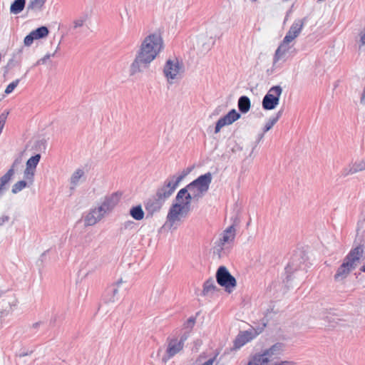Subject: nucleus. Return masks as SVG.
<instances>
[{
    "label": "nucleus",
    "instance_id": "nucleus-47",
    "mask_svg": "<svg viewBox=\"0 0 365 365\" xmlns=\"http://www.w3.org/2000/svg\"><path fill=\"white\" fill-rule=\"evenodd\" d=\"M10 217L8 215H3L0 217V227L3 226L6 222L9 220Z\"/></svg>",
    "mask_w": 365,
    "mask_h": 365
},
{
    "label": "nucleus",
    "instance_id": "nucleus-16",
    "mask_svg": "<svg viewBox=\"0 0 365 365\" xmlns=\"http://www.w3.org/2000/svg\"><path fill=\"white\" fill-rule=\"evenodd\" d=\"M355 269L354 266L344 259L342 264L338 267L334 276V280L341 281L346 279L350 272Z\"/></svg>",
    "mask_w": 365,
    "mask_h": 365
},
{
    "label": "nucleus",
    "instance_id": "nucleus-20",
    "mask_svg": "<svg viewBox=\"0 0 365 365\" xmlns=\"http://www.w3.org/2000/svg\"><path fill=\"white\" fill-rule=\"evenodd\" d=\"M302 259H303L297 255H294L292 257L291 261L285 268L286 272L287 274L286 277L287 282L291 279V274L301 268V264L303 261Z\"/></svg>",
    "mask_w": 365,
    "mask_h": 365
},
{
    "label": "nucleus",
    "instance_id": "nucleus-46",
    "mask_svg": "<svg viewBox=\"0 0 365 365\" xmlns=\"http://www.w3.org/2000/svg\"><path fill=\"white\" fill-rule=\"evenodd\" d=\"M195 323V319L193 317H190L187 320L186 323L185 324V326L187 328L189 327V328L192 329Z\"/></svg>",
    "mask_w": 365,
    "mask_h": 365
},
{
    "label": "nucleus",
    "instance_id": "nucleus-12",
    "mask_svg": "<svg viewBox=\"0 0 365 365\" xmlns=\"http://www.w3.org/2000/svg\"><path fill=\"white\" fill-rule=\"evenodd\" d=\"M164 203L165 202L158 197L156 195H154L148 199L144 205L145 209L147 212V217H153L155 213L159 212Z\"/></svg>",
    "mask_w": 365,
    "mask_h": 365
},
{
    "label": "nucleus",
    "instance_id": "nucleus-38",
    "mask_svg": "<svg viewBox=\"0 0 365 365\" xmlns=\"http://www.w3.org/2000/svg\"><path fill=\"white\" fill-rule=\"evenodd\" d=\"M58 47H59V44L58 45L56 51L50 54V53H47L46 55H45L43 58H41V59H39L36 63V66H38V65H40V64H44L46 63V61L48 60L51 56H54L55 54L56 53L58 49Z\"/></svg>",
    "mask_w": 365,
    "mask_h": 365
},
{
    "label": "nucleus",
    "instance_id": "nucleus-6",
    "mask_svg": "<svg viewBox=\"0 0 365 365\" xmlns=\"http://www.w3.org/2000/svg\"><path fill=\"white\" fill-rule=\"evenodd\" d=\"M183 71L182 63H180L177 58L168 59L165 62L163 68V73L169 83L177 78L178 75Z\"/></svg>",
    "mask_w": 365,
    "mask_h": 365
},
{
    "label": "nucleus",
    "instance_id": "nucleus-37",
    "mask_svg": "<svg viewBox=\"0 0 365 365\" xmlns=\"http://www.w3.org/2000/svg\"><path fill=\"white\" fill-rule=\"evenodd\" d=\"M189 192V189L187 188V185L180 189L178 192L177 193V195L175 197V200L177 202H181V201L183 200V197Z\"/></svg>",
    "mask_w": 365,
    "mask_h": 365
},
{
    "label": "nucleus",
    "instance_id": "nucleus-15",
    "mask_svg": "<svg viewBox=\"0 0 365 365\" xmlns=\"http://www.w3.org/2000/svg\"><path fill=\"white\" fill-rule=\"evenodd\" d=\"M364 255V245H359L356 247L352 248L347 255L344 257L349 263L354 266L355 268L358 266V264Z\"/></svg>",
    "mask_w": 365,
    "mask_h": 365
},
{
    "label": "nucleus",
    "instance_id": "nucleus-17",
    "mask_svg": "<svg viewBox=\"0 0 365 365\" xmlns=\"http://www.w3.org/2000/svg\"><path fill=\"white\" fill-rule=\"evenodd\" d=\"M289 48L290 46H289V43H284V41L283 40L275 51L273 58V67H277L278 61H282L284 62L286 61V55Z\"/></svg>",
    "mask_w": 365,
    "mask_h": 365
},
{
    "label": "nucleus",
    "instance_id": "nucleus-52",
    "mask_svg": "<svg viewBox=\"0 0 365 365\" xmlns=\"http://www.w3.org/2000/svg\"><path fill=\"white\" fill-rule=\"evenodd\" d=\"M39 325H40V322H36L33 324V327L36 329V328H38L39 327Z\"/></svg>",
    "mask_w": 365,
    "mask_h": 365
},
{
    "label": "nucleus",
    "instance_id": "nucleus-51",
    "mask_svg": "<svg viewBox=\"0 0 365 365\" xmlns=\"http://www.w3.org/2000/svg\"><path fill=\"white\" fill-rule=\"evenodd\" d=\"M132 224H133V222L128 221V222H125V227L127 228L128 226H130Z\"/></svg>",
    "mask_w": 365,
    "mask_h": 365
},
{
    "label": "nucleus",
    "instance_id": "nucleus-34",
    "mask_svg": "<svg viewBox=\"0 0 365 365\" xmlns=\"http://www.w3.org/2000/svg\"><path fill=\"white\" fill-rule=\"evenodd\" d=\"M27 185V182L25 180H20L16 182L12 186L11 192L14 194L18 193L21 190H22Z\"/></svg>",
    "mask_w": 365,
    "mask_h": 365
},
{
    "label": "nucleus",
    "instance_id": "nucleus-42",
    "mask_svg": "<svg viewBox=\"0 0 365 365\" xmlns=\"http://www.w3.org/2000/svg\"><path fill=\"white\" fill-rule=\"evenodd\" d=\"M9 115V111L4 112L0 115V133L2 131V129L4 128V125L5 124L6 118Z\"/></svg>",
    "mask_w": 365,
    "mask_h": 365
},
{
    "label": "nucleus",
    "instance_id": "nucleus-56",
    "mask_svg": "<svg viewBox=\"0 0 365 365\" xmlns=\"http://www.w3.org/2000/svg\"><path fill=\"white\" fill-rule=\"evenodd\" d=\"M252 2H255L257 1V0H250Z\"/></svg>",
    "mask_w": 365,
    "mask_h": 365
},
{
    "label": "nucleus",
    "instance_id": "nucleus-14",
    "mask_svg": "<svg viewBox=\"0 0 365 365\" xmlns=\"http://www.w3.org/2000/svg\"><path fill=\"white\" fill-rule=\"evenodd\" d=\"M41 159L40 154H36L30 158L26 164V169L24 170V178L32 183L36 168L38 164Z\"/></svg>",
    "mask_w": 365,
    "mask_h": 365
},
{
    "label": "nucleus",
    "instance_id": "nucleus-57",
    "mask_svg": "<svg viewBox=\"0 0 365 365\" xmlns=\"http://www.w3.org/2000/svg\"><path fill=\"white\" fill-rule=\"evenodd\" d=\"M215 44V40L212 41V45Z\"/></svg>",
    "mask_w": 365,
    "mask_h": 365
},
{
    "label": "nucleus",
    "instance_id": "nucleus-53",
    "mask_svg": "<svg viewBox=\"0 0 365 365\" xmlns=\"http://www.w3.org/2000/svg\"><path fill=\"white\" fill-rule=\"evenodd\" d=\"M336 324V317L333 316V327H334Z\"/></svg>",
    "mask_w": 365,
    "mask_h": 365
},
{
    "label": "nucleus",
    "instance_id": "nucleus-5",
    "mask_svg": "<svg viewBox=\"0 0 365 365\" xmlns=\"http://www.w3.org/2000/svg\"><path fill=\"white\" fill-rule=\"evenodd\" d=\"M282 93L280 86H272L262 99V108L269 110L274 109L279 102V97Z\"/></svg>",
    "mask_w": 365,
    "mask_h": 365
},
{
    "label": "nucleus",
    "instance_id": "nucleus-55",
    "mask_svg": "<svg viewBox=\"0 0 365 365\" xmlns=\"http://www.w3.org/2000/svg\"><path fill=\"white\" fill-rule=\"evenodd\" d=\"M263 135H264L263 134L259 135V140H260L263 138Z\"/></svg>",
    "mask_w": 365,
    "mask_h": 365
},
{
    "label": "nucleus",
    "instance_id": "nucleus-32",
    "mask_svg": "<svg viewBox=\"0 0 365 365\" xmlns=\"http://www.w3.org/2000/svg\"><path fill=\"white\" fill-rule=\"evenodd\" d=\"M32 35L37 39L45 38L48 36L49 31L46 26H42L31 31Z\"/></svg>",
    "mask_w": 365,
    "mask_h": 365
},
{
    "label": "nucleus",
    "instance_id": "nucleus-41",
    "mask_svg": "<svg viewBox=\"0 0 365 365\" xmlns=\"http://www.w3.org/2000/svg\"><path fill=\"white\" fill-rule=\"evenodd\" d=\"M34 40H36V39L34 38V36L32 35V32H31L29 34H28L24 38V43L25 46H29L33 43Z\"/></svg>",
    "mask_w": 365,
    "mask_h": 365
},
{
    "label": "nucleus",
    "instance_id": "nucleus-25",
    "mask_svg": "<svg viewBox=\"0 0 365 365\" xmlns=\"http://www.w3.org/2000/svg\"><path fill=\"white\" fill-rule=\"evenodd\" d=\"M218 288L215 284V281L212 278H209L206 280L203 284L202 295L211 296L212 294L217 291Z\"/></svg>",
    "mask_w": 365,
    "mask_h": 365
},
{
    "label": "nucleus",
    "instance_id": "nucleus-2",
    "mask_svg": "<svg viewBox=\"0 0 365 365\" xmlns=\"http://www.w3.org/2000/svg\"><path fill=\"white\" fill-rule=\"evenodd\" d=\"M191 170L192 168H188L186 170H184L179 176L172 175L167 178L163 185L157 189L155 195L165 202V200L175 192L179 183L191 172Z\"/></svg>",
    "mask_w": 365,
    "mask_h": 365
},
{
    "label": "nucleus",
    "instance_id": "nucleus-7",
    "mask_svg": "<svg viewBox=\"0 0 365 365\" xmlns=\"http://www.w3.org/2000/svg\"><path fill=\"white\" fill-rule=\"evenodd\" d=\"M235 235L236 230L234 225L229 226L223 231L220 239L215 242V252L219 256L221 255V252L224 250L225 245L234 241Z\"/></svg>",
    "mask_w": 365,
    "mask_h": 365
},
{
    "label": "nucleus",
    "instance_id": "nucleus-26",
    "mask_svg": "<svg viewBox=\"0 0 365 365\" xmlns=\"http://www.w3.org/2000/svg\"><path fill=\"white\" fill-rule=\"evenodd\" d=\"M85 172L83 169L78 168L71 175L70 179V188L71 190H74L76 187L78 185L80 180L82 178H84Z\"/></svg>",
    "mask_w": 365,
    "mask_h": 365
},
{
    "label": "nucleus",
    "instance_id": "nucleus-39",
    "mask_svg": "<svg viewBox=\"0 0 365 365\" xmlns=\"http://www.w3.org/2000/svg\"><path fill=\"white\" fill-rule=\"evenodd\" d=\"M19 83V79H16V81L9 83L5 89V91H4L5 93L6 94L11 93L16 88Z\"/></svg>",
    "mask_w": 365,
    "mask_h": 365
},
{
    "label": "nucleus",
    "instance_id": "nucleus-24",
    "mask_svg": "<svg viewBox=\"0 0 365 365\" xmlns=\"http://www.w3.org/2000/svg\"><path fill=\"white\" fill-rule=\"evenodd\" d=\"M269 359L263 354H255L250 356L247 365H268Z\"/></svg>",
    "mask_w": 365,
    "mask_h": 365
},
{
    "label": "nucleus",
    "instance_id": "nucleus-23",
    "mask_svg": "<svg viewBox=\"0 0 365 365\" xmlns=\"http://www.w3.org/2000/svg\"><path fill=\"white\" fill-rule=\"evenodd\" d=\"M18 163V160H16L6 173L0 178V194L5 190L6 185L11 180L12 176L14 175V167Z\"/></svg>",
    "mask_w": 365,
    "mask_h": 365
},
{
    "label": "nucleus",
    "instance_id": "nucleus-21",
    "mask_svg": "<svg viewBox=\"0 0 365 365\" xmlns=\"http://www.w3.org/2000/svg\"><path fill=\"white\" fill-rule=\"evenodd\" d=\"M283 346L282 343H276L269 349H266L262 354L269 358V362H270L282 352Z\"/></svg>",
    "mask_w": 365,
    "mask_h": 365
},
{
    "label": "nucleus",
    "instance_id": "nucleus-3",
    "mask_svg": "<svg viewBox=\"0 0 365 365\" xmlns=\"http://www.w3.org/2000/svg\"><path fill=\"white\" fill-rule=\"evenodd\" d=\"M212 180V174L208 172L204 175H200L187 185L189 191L194 197V201H198L205 195L209 190Z\"/></svg>",
    "mask_w": 365,
    "mask_h": 365
},
{
    "label": "nucleus",
    "instance_id": "nucleus-54",
    "mask_svg": "<svg viewBox=\"0 0 365 365\" xmlns=\"http://www.w3.org/2000/svg\"><path fill=\"white\" fill-rule=\"evenodd\" d=\"M360 270L365 273V264L360 268Z\"/></svg>",
    "mask_w": 365,
    "mask_h": 365
},
{
    "label": "nucleus",
    "instance_id": "nucleus-4",
    "mask_svg": "<svg viewBox=\"0 0 365 365\" xmlns=\"http://www.w3.org/2000/svg\"><path fill=\"white\" fill-rule=\"evenodd\" d=\"M217 282L219 285L225 287V290L230 293L237 286L235 278L230 273L225 266H220L215 274Z\"/></svg>",
    "mask_w": 365,
    "mask_h": 365
},
{
    "label": "nucleus",
    "instance_id": "nucleus-22",
    "mask_svg": "<svg viewBox=\"0 0 365 365\" xmlns=\"http://www.w3.org/2000/svg\"><path fill=\"white\" fill-rule=\"evenodd\" d=\"M252 334L247 331L240 332L234 341V349H238L252 339Z\"/></svg>",
    "mask_w": 365,
    "mask_h": 365
},
{
    "label": "nucleus",
    "instance_id": "nucleus-11",
    "mask_svg": "<svg viewBox=\"0 0 365 365\" xmlns=\"http://www.w3.org/2000/svg\"><path fill=\"white\" fill-rule=\"evenodd\" d=\"M241 115L236 111L235 109H232L228 112L227 115L220 118L217 122L216 123V126L215 129V133H217L220 132V129L225 126L229 125L238 120L240 118Z\"/></svg>",
    "mask_w": 365,
    "mask_h": 365
},
{
    "label": "nucleus",
    "instance_id": "nucleus-43",
    "mask_svg": "<svg viewBox=\"0 0 365 365\" xmlns=\"http://www.w3.org/2000/svg\"><path fill=\"white\" fill-rule=\"evenodd\" d=\"M85 21H86V19L84 18H80V19L74 20L73 29H77L78 28L83 26Z\"/></svg>",
    "mask_w": 365,
    "mask_h": 365
},
{
    "label": "nucleus",
    "instance_id": "nucleus-50",
    "mask_svg": "<svg viewBox=\"0 0 365 365\" xmlns=\"http://www.w3.org/2000/svg\"><path fill=\"white\" fill-rule=\"evenodd\" d=\"M14 66V61H13V60H12V59H11V60L8 62L6 67H7V68H12Z\"/></svg>",
    "mask_w": 365,
    "mask_h": 365
},
{
    "label": "nucleus",
    "instance_id": "nucleus-44",
    "mask_svg": "<svg viewBox=\"0 0 365 365\" xmlns=\"http://www.w3.org/2000/svg\"><path fill=\"white\" fill-rule=\"evenodd\" d=\"M359 42H360V44H359V49L361 48V46H365V29L361 30L359 34Z\"/></svg>",
    "mask_w": 365,
    "mask_h": 365
},
{
    "label": "nucleus",
    "instance_id": "nucleus-35",
    "mask_svg": "<svg viewBox=\"0 0 365 365\" xmlns=\"http://www.w3.org/2000/svg\"><path fill=\"white\" fill-rule=\"evenodd\" d=\"M192 200L194 201V197L192 194L189 191V192L183 197V200L181 201V203L185 207L190 210V204Z\"/></svg>",
    "mask_w": 365,
    "mask_h": 365
},
{
    "label": "nucleus",
    "instance_id": "nucleus-45",
    "mask_svg": "<svg viewBox=\"0 0 365 365\" xmlns=\"http://www.w3.org/2000/svg\"><path fill=\"white\" fill-rule=\"evenodd\" d=\"M189 334H190V331H185V333H183L181 336H180V338L178 339V342H180V344H182V346L184 347V344H185V341L188 339L189 337Z\"/></svg>",
    "mask_w": 365,
    "mask_h": 365
},
{
    "label": "nucleus",
    "instance_id": "nucleus-31",
    "mask_svg": "<svg viewBox=\"0 0 365 365\" xmlns=\"http://www.w3.org/2000/svg\"><path fill=\"white\" fill-rule=\"evenodd\" d=\"M282 113L283 110L281 109L277 113L275 116H273L269 119L268 122L264 127V133L269 131L274 125V124L278 121V120L282 116Z\"/></svg>",
    "mask_w": 365,
    "mask_h": 365
},
{
    "label": "nucleus",
    "instance_id": "nucleus-27",
    "mask_svg": "<svg viewBox=\"0 0 365 365\" xmlns=\"http://www.w3.org/2000/svg\"><path fill=\"white\" fill-rule=\"evenodd\" d=\"M237 106L239 110L242 113H247L251 106V102L250 98L246 96H242L239 98Z\"/></svg>",
    "mask_w": 365,
    "mask_h": 365
},
{
    "label": "nucleus",
    "instance_id": "nucleus-10",
    "mask_svg": "<svg viewBox=\"0 0 365 365\" xmlns=\"http://www.w3.org/2000/svg\"><path fill=\"white\" fill-rule=\"evenodd\" d=\"M307 22V17L302 19H296L290 26L288 32L284 38V43H290L297 38L301 33L304 24Z\"/></svg>",
    "mask_w": 365,
    "mask_h": 365
},
{
    "label": "nucleus",
    "instance_id": "nucleus-36",
    "mask_svg": "<svg viewBox=\"0 0 365 365\" xmlns=\"http://www.w3.org/2000/svg\"><path fill=\"white\" fill-rule=\"evenodd\" d=\"M189 192V189L187 188V185L180 189L178 192L177 193V195L175 197V200L177 202H181V201L183 200V197Z\"/></svg>",
    "mask_w": 365,
    "mask_h": 365
},
{
    "label": "nucleus",
    "instance_id": "nucleus-49",
    "mask_svg": "<svg viewBox=\"0 0 365 365\" xmlns=\"http://www.w3.org/2000/svg\"><path fill=\"white\" fill-rule=\"evenodd\" d=\"M292 7H293V6L287 11L284 21H287L288 17L289 16V15L292 14Z\"/></svg>",
    "mask_w": 365,
    "mask_h": 365
},
{
    "label": "nucleus",
    "instance_id": "nucleus-13",
    "mask_svg": "<svg viewBox=\"0 0 365 365\" xmlns=\"http://www.w3.org/2000/svg\"><path fill=\"white\" fill-rule=\"evenodd\" d=\"M105 215L106 213L105 211H103V208L101 207L100 206L91 209L84 218L85 225L92 226L96 225L105 216Z\"/></svg>",
    "mask_w": 365,
    "mask_h": 365
},
{
    "label": "nucleus",
    "instance_id": "nucleus-30",
    "mask_svg": "<svg viewBox=\"0 0 365 365\" xmlns=\"http://www.w3.org/2000/svg\"><path fill=\"white\" fill-rule=\"evenodd\" d=\"M130 216L135 220H141L143 219L145 212L141 205L133 206L130 210Z\"/></svg>",
    "mask_w": 365,
    "mask_h": 365
},
{
    "label": "nucleus",
    "instance_id": "nucleus-8",
    "mask_svg": "<svg viewBox=\"0 0 365 365\" xmlns=\"http://www.w3.org/2000/svg\"><path fill=\"white\" fill-rule=\"evenodd\" d=\"M190 210L185 207L181 202H177L172 205L168 213L167 220L172 226L176 221L180 220V217H185Z\"/></svg>",
    "mask_w": 365,
    "mask_h": 365
},
{
    "label": "nucleus",
    "instance_id": "nucleus-18",
    "mask_svg": "<svg viewBox=\"0 0 365 365\" xmlns=\"http://www.w3.org/2000/svg\"><path fill=\"white\" fill-rule=\"evenodd\" d=\"M122 283V280L110 285L107 287L104 295V300L106 303L115 302L118 299V286Z\"/></svg>",
    "mask_w": 365,
    "mask_h": 365
},
{
    "label": "nucleus",
    "instance_id": "nucleus-28",
    "mask_svg": "<svg viewBox=\"0 0 365 365\" xmlns=\"http://www.w3.org/2000/svg\"><path fill=\"white\" fill-rule=\"evenodd\" d=\"M46 0H30L26 9L27 11L38 12L41 11Z\"/></svg>",
    "mask_w": 365,
    "mask_h": 365
},
{
    "label": "nucleus",
    "instance_id": "nucleus-1",
    "mask_svg": "<svg viewBox=\"0 0 365 365\" xmlns=\"http://www.w3.org/2000/svg\"><path fill=\"white\" fill-rule=\"evenodd\" d=\"M163 48V41L160 35L153 34L146 36L130 66V75H135L148 68Z\"/></svg>",
    "mask_w": 365,
    "mask_h": 365
},
{
    "label": "nucleus",
    "instance_id": "nucleus-9",
    "mask_svg": "<svg viewBox=\"0 0 365 365\" xmlns=\"http://www.w3.org/2000/svg\"><path fill=\"white\" fill-rule=\"evenodd\" d=\"M167 348L164 355L162 357V361L163 363H166L168 360L172 359L177 354L180 353L183 346L178 342V339L177 338H170L167 339Z\"/></svg>",
    "mask_w": 365,
    "mask_h": 365
},
{
    "label": "nucleus",
    "instance_id": "nucleus-48",
    "mask_svg": "<svg viewBox=\"0 0 365 365\" xmlns=\"http://www.w3.org/2000/svg\"><path fill=\"white\" fill-rule=\"evenodd\" d=\"M215 360V357L211 358V359H208L207 361H205L202 365H212Z\"/></svg>",
    "mask_w": 365,
    "mask_h": 365
},
{
    "label": "nucleus",
    "instance_id": "nucleus-29",
    "mask_svg": "<svg viewBox=\"0 0 365 365\" xmlns=\"http://www.w3.org/2000/svg\"><path fill=\"white\" fill-rule=\"evenodd\" d=\"M26 6V0H14L10 6V13L18 14L21 13Z\"/></svg>",
    "mask_w": 365,
    "mask_h": 365
},
{
    "label": "nucleus",
    "instance_id": "nucleus-33",
    "mask_svg": "<svg viewBox=\"0 0 365 365\" xmlns=\"http://www.w3.org/2000/svg\"><path fill=\"white\" fill-rule=\"evenodd\" d=\"M365 170V161L361 160L359 163H355L353 166L350 168L349 173L347 174H354L358 173L359 171H362Z\"/></svg>",
    "mask_w": 365,
    "mask_h": 365
},
{
    "label": "nucleus",
    "instance_id": "nucleus-40",
    "mask_svg": "<svg viewBox=\"0 0 365 365\" xmlns=\"http://www.w3.org/2000/svg\"><path fill=\"white\" fill-rule=\"evenodd\" d=\"M164 292V287L163 286H155L152 292V296L155 299L159 297V296Z\"/></svg>",
    "mask_w": 365,
    "mask_h": 365
},
{
    "label": "nucleus",
    "instance_id": "nucleus-19",
    "mask_svg": "<svg viewBox=\"0 0 365 365\" xmlns=\"http://www.w3.org/2000/svg\"><path fill=\"white\" fill-rule=\"evenodd\" d=\"M120 200V196L117 192L112 193L110 195L106 196L103 202L100 205L101 207L103 208L105 213L110 212L118 204Z\"/></svg>",
    "mask_w": 365,
    "mask_h": 365
}]
</instances>
